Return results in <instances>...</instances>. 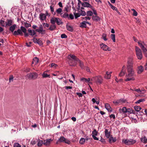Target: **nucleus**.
I'll list each match as a JSON object with an SVG mask.
<instances>
[{"label": "nucleus", "mask_w": 147, "mask_h": 147, "mask_svg": "<svg viewBox=\"0 0 147 147\" xmlns=\"http://www.w3.org/2000/svg\"><path fill=\"white\" fill-rule=\"evenodd\" d=\"M133 59L131 58L128 59L127 65L128 74L126 75L127 77H133L134 75V71L133 69Z\"/></svg>", "instance_id": "1"}, {"label": "nucleus", "mask_w": 147, "mask_h": 147, "mask_svg": "<svg viewBox=\"0 0 147 147\" xmlns=\"http://www.w3.org/2000/svg\"><path fill=\"white\" fill-rule=\"evenodd\" d=\"M67 58L69 59L68 62L70 66H75L79 59L74 55L70 54L68 55Z\"/></svg>", "instance_id": "2"}, {"label": "nucleus", "mask_w": 147, "mask_h": 147, "mask_svg": "<svg viewBox=\"0 0 147 147\" xmlns=\"http://www.w3.org/2000/svg\"><path fill=\"white\" fill-rule=\"evenodd\" d=\"M138 43L139 45L143 50L144 54L146 57H147V53L146 52L147 51V45H146L144 42L141 41H138Z\"/></svg>", "instance_id": "3"}, {"label": "nucleus", "mask_w": 147, "mask_h": 147, "mask_svg": "<svg viewBox=\"0 0 147 147\" xmlns=\"http://www.w3.org/2000/svg\"><path fill=\"white\" fill-rule=\"evenodd\" d=\"M50 22L52 24H55L56 22L58 25H60L63 23L60 19L55 17L51 18L50 20Z\"/></svg>", "instance_id": "4"}, {"label": "nucleus", "mask_w": 147, "mask_h": 147, "mask_svg": "<svg viewBox=\"0 0 147 147\" xmlns=\"http://www.w3.org/2000/svg\"><path fill=\"white\" fill-rule=\"evenodd\" d=\"M91 80L93 81L97 84H101L103 81V79L100 76H98L92 78Z\"/></svg>", "instance_id": "5"}, {"label": "nucleus", "mask_w": 147, "mask_h": 147, "mask_svg": "<svg viewBox=\"0 0 147 147\" xmlns=\"http://www.w3.org/2000/svg\"><path fill=\"white\" fill-rule=\"evenodd\" d=\"M122 142L127 145H132L135 143L136 142V141L135 140L130 139L129 140H125V139L122 140Z\"/></svg>", "instance_id": "6"}, {"label": "nucleus", "mask_w": 147, "mask_h": 147, "mask_svg": "<svg viewBox=\"0 0 147 147\" xmlns=\"http://www.w3.org/2000/svg\"><path fill=\"white\" fill-rule=\"evenodd\" d=\"M135 51L138 59H141L142 57V55L141 49L139 47H136Z\"/></svg>", "instance_id": "7"}, {"label": "nucleus", "mask_w": 147, "mask_h": 147, "mask_svg": "<svg viewBox=\"0 0 147 147\" xmlns=\"http://www.w3.org/2000/svg\"><path fill=\"white\" fill-rule=\"evenodd\" d=\"M100 45V48L104 51H111V49L109 47L103 43H101Z\"/></svg>", "instance_id": "8"}, {"label": "nucleus", "mask_w": 147, "mask_h": 147, "mask_svg": "<svg viewBox=\"0 0 147 147\" xmlns=\"http://www.w3.org/2000/svg\"><path fill=\"white\" fill-rule=\"evenodd\" d=\"M13 34L15 36L18 35H20L22 36L23 35V33L22 32L21 30L20 29H19L17 30L14 31L13 33Z\"/></svg>", "instance_id": "9"}, {"label": "nucleus", "mask_w": 147, "mask_h": 147, "mask_svg": "<svg viewBox=\"0 0 147 147\" xmlns=\"http://www.w3.org/2000/svg\"><path fill=\"white\" fill-rule=\"evenodd\" d=\"M5 23V27H7L8 26H10L12 25L13 23V21L11 19H7V20Z\"/></svg>", "instance_id": "10"}, {"label": "nucleus", "mask_w": 147, "mask_h": 147, "mask_svg": "<svg viewBox=\"0 0 147 147\" xmlns=\"http://www.w3.org/2000/svg\"><path fill=\"white\" fill-rule=\"evenodd\" d=\"M20 29L22 31V32H23L24 33V35L25 37H27L28 36V34L27 33V30L24 27L22 26L20 27Z\"/></svg>", "instance_id": "11"}, {"label": "nucleus", "mask_w": 147, "mask_h": 147, "mask_svg": "<svg viewBox=\"0 0 147 147\" xmlns=\"http://www.w3.org/2000/svg\"><path fill=\"white\" fill-rule=\"evenodd\" d=\"M117 139L116 137H114L112 136H110V137L108 139V141L110 143L111 142H114L116 141Z\"/></svg>", "instance_id": "12"}, {"label": "nucleus", "mask_w": 147, "mask_h": 147, "mask_svg": "<svg viewBox=\"0 0 147 147\" xmlns=\"http://www.w3.org/2000/svg\"><path fill=\"white\" fill-rule=\"evenodd\" d=\"M81 5L83 7H92V6L91 5L87 2H84L83 3H81Z\"/></svg>", "instance_id": "13"}, {"label": "nucleus", "mask_w": 147, "mask_h": 147, "mask_svg": "<svg viewBox=\"0 0 147 147\" xmlns=\"http://www.w3.org/2000/svg\"><path fill=\"white\" fill-rule=\"evenodd\" d=\"M105 108L109 112H111L112 111V109L111 107L109 104L106 103L105 105Z\"/></svg>", "instance_id": "14"}, {"label": "nucleus", "mask_w": 147, "mask_h": 147, "mask_svg": "<svg viewBox=\"0 0 147 147\" xmlns=\"http://www.w3.org/2000/svg\"><path fill=\"white\" fill-rule=\"evenodd\" d=\"M52 140L51 139H47V140H44V144L46 146L49 145L51 141H52Z\"/></svg>", "instance_id": "15"}, {"label": "nucleus", "mask_w": 147, "mask_h": 147, "mask_svg": "<svg viewBox=\"0 0 147 147\" xmlns=\"http://www.w3.org/2000/svg\"><path fill=\"white\" fill-rule=\"evenodd\" d=\"M108 129H105V134L106 137L109 139L110 137V133L108 131Z\"/></svg>", "instance_id": "16"}, {"label": "nucleus", "mask_w": 147, "mask_h": 147, "mask_svg": "<svg viewBox=\"0 0 147 147\" xmlns=\"http://www.w3.org/2000/svg\"><path fill=\"white\" fill-rule=\"evenodd\" d=\"M28 35H30L31 36H33L36 33L35 31L34 30L28 29Z\"/></svg>", "instance_id": "17"}, {"label": "nucleus", "mask_w": 147, "mask_h": 147, "mask_svg": "<svg viewBox=\"0 0 147 147\" xmlns=\"http://www.w3.org/2000/svg\"><path fill=\"white\" fill-rule=\"evenodd\" d=\"M39 18L42 20H45L46 18V15L44 13H40L39 14Z\"/></svg>", "instance_id": "18"}, {"label": "nucleus", "mask_w": 147, "mask_h": 147, "mask_svg": "<svg viewBox=\"0 0 147 147\" xmlns=\"http://www.w3.org/2000/svg\"><path fill=\"white\" fill-rule=\"evenodd\" d=\"M10 27L9 28V30L11 31L12 33H13L14 30L16 29V24H14L10 26Z\"/></svg>", "instance_id": "19"}, {"label": "nucleus", "mask_w": 147, "mask_h": 147, "mask_svg": "<svg viewBox=\"0 0 147 147\" xmlns=\"http://www.w3.org/2000/svg\"><path fill=\"white\" fill-rule=\"evenodd\" d=\"M26 79H33V75L32 73H30L28 74L26 76Z\"/></svg>", "instance_id": "20"}, {"label": "nucleus", "mask_w": 147, "mask_h": 147, "mask_svg": "<svg viewBox=\"0 0 147 147\" xmlns=\"http://www.w3.org/2000/svg\"><path fill=\"white\" fill-rule=\"evenodd\" d=\"M80 27L82 28H86L87 27L86 21H83L80 23Z\"/></svg>", "instance_id": "21"}, {"label": "nucleus", "mask_w": 147, "mask_h": 147, "mask_svg": "<svg viewBox=\"0 0 147 147\" xmlns=\"http://www.w3.org/2000/svg\"><path fill=\"white\" fill-rule=\"evenodd\" d=\"M65 138L63 136H61L56 142L57 144H58L60 142H64Z\"/></svg>", "instance_id": "22"}, {"label": "nucleus", "mask_w": 147, "mask_h": 147, "mask_svg": "<svg viewBox=\"0 0 147 147\" xmlns=\"http://www.w3.org/2000/svg\"><path fill=\"white\" fill-rule=\"evenodd\" d=\"M138 73L140 74L143 71V67L142 65H140L138 67Z\"/></svg>", "instance_id": "23"}, {"label": "nucleus", "mask_w": 147, "mask_h": 147, "mask_svg": "<svg viewBox=\"0 0 147 147\" xmlns=\"http://www.w3.org/2000/svg\"><path fill=\"white\" fill-rule=\"evenodd\" d=\"M77 62H78L79 66L82 69H84V64L79 59H78V61Z\"/></svg>", "instance_id": "24"}, {"label": "nucleus", "mask_w": 147, "mask_h": 147, "mask_svg": "<svg viewBox=\"0 0 147 147\" xmlns=\"http://www.w3.org/2000/svg\"><path fill=\"white\" fill-rule=\"evenodd\" d=\"M141 141L144 143H147V138L146 136H144V137H142L141 138Z\"/></svg>", "instance_id": "25"}, {"label": "nucleus", "mask_w": 147, "mask_h": 147, "mask_svg": "<svg viewBox=\"0 0 147 147\" xmlns=\"http://www.w3.org/2000/svg\"><path fill=\"white\" fill-rule=\"evenodd\" d=\"M35 31L39 33H40L42 34H45V33L46 32L45 30H42L38 28L36 29L35 30Z\"/></svg>", "instance_id": "26"}, {"label": "nucleus", "mask_w": 147, "mask_h": 147, "mask_svg": "<svg viewBox=\"0 0 147 147\" xmlns=\"http://www.w3.org/2000/svg\"><path fill=\"white\" fill-rule=\"evenodd\" d=\"M39 62V59L37 57L34 58L32 61V64H34L35 65L36 64Z\"/></svg>", "instance_id": "27"}, {"label": "nucleus", "mask_w": 147, "mask_h": 147, "mask_svg": "<svg viewBox=\"0 0 147 147\" xmlns=\"http://www.w3.org/2000/svg\"><path fill=\"white\" fill-rule=\"evenodd\" d=\"M111 76L110 73L107 71L106 74L105 76V78L107 79H109L110 78Z\"/></svg>", "instance_id": "28"}, {"label": "nucleus", "mask_w": 147, "mask_h": 147, "mask_svg": "<svg viewBox=\"0 0 147 147\" xmlns=\"http://www.w3.org/2000/svg\"><path fill=\"white\" fill-rule=\"evenodd\" d=\"M81 80L83 82H89V83H91V82H90L89 81L90 80V78H88V79H86L84 78H82L81 79Z\"/></svg>", "instance_id": "29"}, {"label": "nucleus", "mask_w": 147, "mask_h": 147, "mask_svg": "<svg viewBox=\"0 0 147 147\" xmlns=\"http://www.w3.org/2000/svg\"><path fill=\"white\" fill-rule=\"evenodd\" d=\"M127 109L126 107H123L122 109H119V111L121 113V111H122L124 113H127Z\"/></svg>", "instance_id": "30"}, {"label": "nucleus", "mask_w": 147, "mask_h": 147, "mask_svg": "<svg viewBox=\"0 0 147 147\" xmlns=\"http://www.w3.org/2000/svg\"><path fill=\"white\" fill-rule=\"evenodd\" d=\"M56 26L55 24H53L50 26L49 29L53 31L56 29Z\"/></svg>", "instance_id": "31"}, {"label": "nucleus", "mask_w": 147, "mask_h": 147, "mask_svg": "<svg viewBox=\"0 0 147 147\" xmlns=\"http://www.w3.org/2000/svg\"><path fill=\"white\" fill-rule=\"evenodd\" d=\"M92 18L93 20L96 21L99 20L100 19V18L97 16H93Z\"/></svg>", "instance_id": "32"}, {"label": "nucleus", "mask_w": 147, "mask_h": 147, "mask_svg": "<svg viewBox=\"0 0 147 147\" xmlns=\"http://www.w3.org/2000/svg\"><path fill=\"white\" fill-rule=\"evenodd\" d=\"M33 75V79H36L38 76V74L36 72L32 73Z\"/></svg>", "instance_id": "33"}, {"label": "nucleus", "mask_w": 147, "mask_h": 147, "mask_svg": "<svg viewBox=\"0 0 147 147\" xmlns=\"http://www.w3.org/2000/svg\"><path fill=\"white\" fill-rule=\"evenodd\" d=\"M5 21L2 20H0V24L1 26L3 27H5Z\"/></svg>", "instance_id": "34"}, {"label": "nucleus", "mask_w": 147, "mask_h": 147, "mask_svg": "<svg viewBox=\"0 0 147 147\" xmlns=\"http://www.w3.org/2000/svg\"><path fill=\"white\" fill-rule=\"evenodd\" d=\"M134 109L136 111H139L142 108L139 106H136L134 107Z\"/></svg>", "instance_id": "35"}, {"label": "nucleus", "mask_w": 147, "mask_h": 147, "mask_svg": "<svg viewBox=\"0 0 147 147\" xmlns=\"http://www.w3.org/2000/svg\"><path fill=\"white\" fill-rule=\"evenodd\" d=\"M66 28L67 30L69 31L72 32L73 31V30L72 27L70 26L67 25Z\"/></svg>", "instance_id": "36"}, {"label": "nucleus", "mask_w": 147, "mask_h": 147, "mask_svg": "<svg viewBox=\"0 0 147 147\" xmlns=\"http://www.w3.org/2000/svg\"><path fill=\"white\" fill-rule=\"evenodd\" d=\"M42 76L43 78H46L47 77L50 78V75H48L45 72L44 73L42 74Z\"/></svg>", "instance_id": "37"}, {"label": "nucleus", "mask_w": 147, "mask_h": 147, "mask_svg": "<svg viewBox=\"0 0 147 147\" xmlns=\"http://www.w3.org/2000/svg\"><path fill=\"white\" fill-rule=\"evenodd\" d=\"M111 37L114 42L115 41V34H112L111 35Z\"/></svg>", "instance_id": "38"}, {"label": "nucleus", "mask_w": 147, "mask_h": 147, "mask_svg": "<svg viewBox=\"0 0 147 147\" xmlns=\"http://www.w3.org/2000/svg\"><path fill=\"white\" fill-rule=\"evenodd\" d=\"M98 132L96 131L95 129H94L93 131H92V136L93 135L94 136H96L97 135Z\"/></svg>", "instance_id": "39"}, {"label": "nucleus", "mask_w": 147, "mask_h": 147, "mask_svg": "<svg viewBox=\"0 0 147 147\" xmlns=\"http://www.w3.org/2000/svg\"><path fill=\"white\" fill-rule=\"evenodd\" d=\"M43 144H44V142L42 140H39V142L37 144V145L38 146L40 147Z\"/></svg>", "instance_id": "40"}, {"label": "nucleus", "mask_w": 147, "mask_h": 147, "mask_svg": "<svg viewBox=\"0 0 147 147\" xmlns=\"http://www.w3.org/2000/svg\"><path fill=\"white\" fill-rule=\"evenodd\" d=\"M134 110L130 108L127 109V113L129 112L130 113H134Z\"/></svg>", "instance_id": "41"}, {"label": "nucleus", "mask_w": 147, "mask_h": 147, "mask_svg": "<svg viewBox=\"0 0 147 147\" xmlns=\"http://www.w3.org/2000/svg\"><path fill=\"white\" fill-rule=\"evenodd\" d=\"M93 13L90 11H88L87 12V15L88 16H92Z\"/></svg>", "instance_id": "42"}, {"label": "nucleus", "mask_w": 147, "mask_h": 147, "mask_svg": "<svg viewBox=\"0 0 147 147\" xmlns=\"http://www.w3.org/2000/svg\"><path fill=\"white\" fill-rule=\"evenodd\" d=\"M74 15L75 16V18L77 19L80 16V14L79 13H74Z\"/></svg>", "instance_id": "43"}, {"label": "nucleus", "mask_w": 147, "mask_h": 147, "mask_svg": "<svg viewBox=\"0 0 147 147\" xmlns=\"http://www.w3.org/2000/svg\"><path fill=\"white\" fill-rule=\"evenodd\" d=\"M62 11V9L61 8H59L57 9L56 11V12L58 13L59 14V13H60Z\"/></svg>", "instance_id": "44"}, {"label": "nucleus", "mask_w": 147, "mask_h": 147, "mask_svg": "<svg viewBox=\"0 0 147 147\" xmlns=\"http://www.w3.org/2000/svg\"><path fill=\"white\" fill-rule=\"evenodd\" d=\"M109 4H110V5L111 6V8L113 9V10H115L116 11H118L116 7L112 5L111 4H110V3L109 2Z\"/></svg>", "instance_id": "45"}, {"label": "nucleus", "mask_w": 147, "mask_h": 147, "mask_svg": "<svg viewBox=\"0 0 147 147\" xmlns=\"http://www.w3.org/2000/svg\"><path fill=\"white\" fill-rule=\"evenodd\" d=\"M85 142V140L84 138H82L80 141V143L81 144H83Z\"/></svg>", "instance_id": "46"}, {"label": "nucleus", "mask_w": 147, "mask_h": 147, "mask_svg": "<svg viewBox=\"0 0 147 147\" xmlns=\"http://www.w3.org/2000/svg\"><path fill=\"white\" fill-rule=\"evenodd\" d=\"M102 37L103 38V39L105 41H107V39L106 38V34H103L102 35Z\"/></svg>", "instance_id": "47"}, {"label": "nucleus", "mask_w": 147, "mask_h": 147, "mask_svg": "<svg viewBox=\"0 0 147 147\" xmlns=\"http://www.w3.org/2000/svg\"><path fill=\"white\" fill-rule=\"evenodd\" d=\"M62 17L65 18H69V15L67 13H64L62 16Z\"/></svg>", "instance_id": "48"}, {"label": "nucleus", "mask_w": 147, "mask_h": 147, "mask_svg": "<svg viewBox=\"0 0 147 147\" xmlns=\"http://www.w3.org/2000/svg\"><path fill=\"white\" fill-rule=\"evenodd\" d=\"M145 100L144 99H141L139 100H138L137 101L135 102L137 104V103H139L140 102H143V101H144Z\"/></svg>", "instance_id": "49"}, {"label": "nucleus", "mask_w": 147, "mask_h": 147, "mask_svg": "<svg viewBox=\"0 0 147 147\" xmlns=\"http://www.w3.org/2000/svg\"><path fill=\"white\" fill-rule=\"evenodd\" d=\"M80 11L81 13H80V15L85 16L86 15V13L85 11L80 10Z\"/></svg>", "instance_id": "50"}, {"label": "nucleus", "mask_w": 147, "mask_h": 147, "mask_svg": "<svg viewBox=\"0 0 147 147\" xmlns=\"http://www.w3.org/2000/svg\"><path fill=\"white\" fill-rule=\"evenodd\" d=\"M37 43L40 46H41L43 45V43L42 41L39 39H38Z\"/></svg>", "instance_id": "51"}, {"label": "nucleus", "mask_w": 147, "mask_h": 147, "mask_svg": "<svg viewBox=\"0 0 147 147\" xmlns=\"http://www.w3.org/2000/svg\"><path fill=\"white\" fill-rule=\"evenodd\" d=\"M125 74V71L121 70V71L119 74V76H123Z\"/></svg>", "instance_id": "52"}, {"label": "nucleus", "mask_w": 147, "mask_h": 147, "mask_svg": "<svg viewBox=\"0 0 147 147\" xmlns=\"http://www.w3.org/2000/svg\"><path fill=\"white\" fill-rule=\"evenodd\" d=\"M132 77L131 78H129V77H127V78L125 80L126 81H130L131 80H134V78L133 77Z\"/></svg>", "instance_id": "53"}, {"label": "nucleus", "mask_w": 147, "mask_h": 147, "mask_svg": "<svg viewBox=\"0 0 147 147\" xmlns=\"http://www.w3.org/2000/svg\"><path fill=\"white\" fill-rule=\"evenodd\" d=\"M132 10L133 11V15L135 16H136L138 14L137 12L135 11V10L134 9H132Z\"/></svg>", "instance_id": "54"}, {"label": "nucleus", "mask_w": 147, "mask_h": 147, "mask_svg": "<svg viewBox=\"0 0 147 147\" xmlns=\"http://www.w3.org/2000/svg\"><path fill=\"white\" fill-rule=\"evenodd\" d=\"M13 147H21V146L18 143H16L14 144Z\"/></svg>", "instance_id": "55"}, {"label": "nucleus", "mask_w": 147, "mask_h": 147, "mask_svg": "<svg viewBox=\"0 0 147 147\" xmlns=\"http://www.w3.org/2000/svg\"><path fill=\"white\" fill-rule=\"evenodd\" d=\"M25 24V26L26 28H28L29 27L31 26V24H28L27 22H25L24 23Z\"/></svg>", "instance_id": "56"}, {"label": "nucleus", "mask_w": 147, "mask_h": 147, "mask_svg": "<svg viewBox=\"0 0 147 147\" xmlns=\"http://www.w3.org/2000/svg\"><path fill=\"white\" fill-rule=\"evenodd\" d=\"M61 38H66L67 37V36L65 34H61Z\"/></svg>", "instance_id": "57"}, {"label": "nucleus", "mask_w": 147, "mask_h": 147, "mask_svg": "<svg viewBox=\"0 0 147 147\" xmlns=\"http://www.w3.org/2000/svg\"><path fill=\"white\" fill-rule=\"evenodd\" d=\"M64 143L67 144H70V141L69 140H67L65 138V141L64 142Z\"/></svg>", "instance_id": "58"}, {"label": "nucleus", "mask_w": 147, "mask_h": 147, "mask_svg": "<svg viewBox=\"0 0 147 147\" xmlns=\"http://www.w3.org/2000/svg\"><path fill=\"white\" fill-rule=\"evenodd\" d=\"M50 8L51 12L53 13L54 11V6L51 5L50 6Z\"/></svg>", "instance_id": "59"}, {"label": "nucleus", "mask_w": 147, "mask_h": 147, "mask_svg": "<svg viewBox=\"0 0 147 147\" xmlns=\"http://www.w3.org/2000/svg\"><path fill=\"white\" fill-rule=\"evenodd\" d=\"M70 18L71 20H73L74 19V16L72 14H70L69 16V18Z\"/></svg>", "instance_id": "60"}, {"label": "nucleus", "mask_w": 147, "mask_h": 147, "mask_svg": "<svg viewBox=\"0 0 147 147\" xmlns=\"http://www.w3.org/2000/svg\"><path fill=\"white\" fill-rule=\"evenodd\" d=\"M110 118H113V121L114 120V119L115 118V115L114 114H111L109 116Z\"/></svg>", "instance_id": "61"}, {"label": "nucleus", "mask_w": 147, "mask_h": 147, "mask_svg": "<svg viewBox=\"0 0 147 147\" xmlns=\"http://www.w3.org/2000/svg\"><path fill=\"white\" fill-rule=\"evenodd\" d=\"M38 39L36 38H34L33 39V42L34 43H37V42L38 41Z\"/></svg>", "instance_id": "62"}, {"label": "nucleus", "mask_w": 147, "mask_h": 147, "mask_svg": "<svg viewBox=\"0 0 147 147\" xmlns=\"http://www.w3.org/2000/svg\"><path fill=\"white\" fill-rule=\"evenodd\" d=\"M13 79V76L12 75H10L9 77V82H10L11 80L12 81Z\"/></svg>", "instance_id": "63"}, {"label": "nucleus", "mask_w": 147, "mask_h": 147, "mask_svg": "<svg viewBox=\"0 0 147 147\" xmlns=\"http://www.w3.org/2000/svg\"><path fill=\"white\" fill-rule=\"evenodd\" d=\"M134 91L139 93H140L141 91L139 88L138 89H134Z\"/></svg>", "instance_id": "64"}]
</instances>
